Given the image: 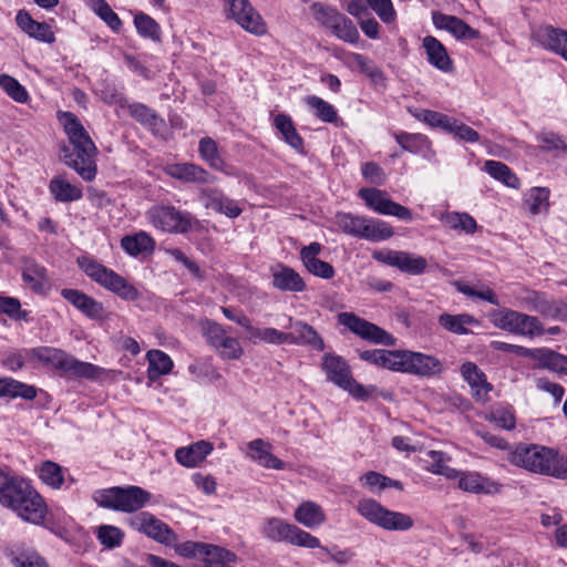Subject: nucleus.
<instances>
[{"label": "nucleus", "mask_w": 567, "mask_h": 567, "mask_svg": "<svg viewBox=\"0 0 567 567\" xmlns=\"http://www.w3.org/2000/svg\"><path fill=\"white\" fill-rule=\"evenodd\" d=\"M537 140L542 143L544 151H564L567 153V138L554 132H542Z\"/></svg>", "instance_id": "nucleus-61"}, {"label": "nucleus", "mask_w": 567, "mask_h": 567, "mask_svg": "<svg viewBox=\"0 0 567 567\" xmlns=\"http://www.w3.org/2000/svg\"><path fill=\"white\" fill-rule=\"evenodd\" d=\"M368 3L384 23L394 21L395 11L391 0H368Z\"/></svg>", "instance_id": "nucleus-64"}, {"label": "nucleus", "mask_w": 567, "mask_h": 567, "mask_svg": "<svg viewBox=\"0 0 567 567\" xmlns=\"http://www.w3.org/2000/svg\"><path fill=\"white\" fill-rule=\"evenodd\" d=\"M0 86L16 102L25 103L29 99L25 87L11 75L2 74L0 76Z\"/></svg>", "instance_id": "nucleus-58"}, {"label": "nucleus", "mask_w": 567, "mask_h": 567, "mask_svg": "<svg viewBox=\"0 0 567 567\" xmlns=\"http://www.w3.org/2000/svg\"><path fill=\"white\" fill-rule=\"evenodd\" d=\"M394 235L393 228L381 219L365 217V223L361 228L360 239L369 241H382Z\"/></svg>", "instance_id": "nucleus-38"}, {"label": "nucleus", "mask_w": 567, "mask_h": 567, "mask_svg": "<svg viewBox=\"0 0 567 567\" xmlns=\"http://www.w3.org/2000/svg\"><path fill=\"white\" fill-rule=\"evenodd\" d=\"M358 513L371 524L391 532H405L413 527V518L404 513L390 511L373 498H362Z\"/></svg>", "instance_id": "nucleus-5"}, {"label": "nucleus", "mask_w": 567, "mask_h": 567, "mask_svg": "<svg viewBox=\"0 0 567 567\" xmlns=\"http://www.w3.org/2000/svg\"><path fill=\"white\" fill-rule=\"evenodd\" d=\"M34 491L32 485L22 477L12 476L0 468V504L14 509L20 501Z\"/></svg>", "instance_id": "nucleus-14"}, {"label": "nucleus", "mask_w": 567, "mask_h": 567, "mask_svg": "<svg viewBox=\"0 0 567 567\" xmlns=\"http://www.w3.org/2000/svg\"><path fill=\"white\" fill-rule=\"evenodd\" d=\"M96 537L105 548L113 549L122 545L124 533L116 526L101 525L97 528Z\"/></svg>", "instance_id": "nucleus-56"}, {"label": "nucleus", "mask_w": 567, "mask_h": 567, "mask_svg": "<svg viewBox=\"0 0 567 567\" xmlns=\"http://www.w3.org/2000/svg\"><path fill=\"white\" fill-rule=\"evenodd\" d=\"M442 223L450 229L461 230L466 234L475 233L476 220L467 213H446L441 217Z\"/></svg>", "instance_id": "nucleus-46"}, {"label": "nucleus", "mask_w": 567, "mask_h": 567, "mask_svg": "<svg viewBox=\"0 0 567 567\" xmlns=\"http://www.w3.org/2000/svg\"><path fill=\"white\" fill-rule=\"evenodd\" d=\"M128 111L133 118L153 132H158L164 127V120L145 104L133 103L128 106Z\"/></svg>", "instance_id": "nucleus-39"}, {"label": "nucleus", "mask_w": 567, "mask_h": 567, "mask_svg": "<svg viewBox=\"0 0 567 567\" xmlns=\"http://www.w3.org/2000/svg\"><path fill=\"white\" fill-rule=\"evenodd\" d=\"M38 390L33 385L25 384L12 378H0V398L31 401L37 396Z\"/></svg>", "instance_id": "nucleus-33"}, {"label": "nucleus", "mask_w": 567, "mask_h": 567, "mask_svg": "<svg viewBox=\"0 0 567 567\" xmlns=\"http://www.w3.org/2000/svg\"><path fill=\"white\" fill-rule=\"evenodd\" d=\"M549 189L547 187H532L524 198V203L532 215L547 213L549 209Z\"/></svg>", "instance_id": "nucleus-44"}, {"label": "nucleus", "mask_w": 567, "mask_h": 567, "mask_svg": "<svg viewBox=\"0 0 567 567\" xmlns=\"http://www.w3.org/2000/svg\"><path fill=\"white\" fill-rule=\"evenodd\" d=\"M199 154L213 168L221 171L224 161L218 153L217 143L210 137H203L198 146Z\"/></svg>", "instance_id": "nucleus-54"}, {"label": "nucleus", "mask_w": 567, "mask_h": 567, "mask_svg": "<svg viewBox=\"0 0 567 567\" xmlns=\"http://www.w3.org/2000/svg\"><path fill=\"white\" fill-rule=\"evenodd\" d=\"M213 451V444L198 441L189 446L178 447L175 451L176 461L185 467H195Z\"/></svg>", "instance_id": "nucleus-29"}, {"label": "nucleus", "mask_w": 567, "mask_h": 567, "mask_svg": "<svg viewBox=\"0 0 567 567\" xmlns=\"http://www.w3.org/2000/svg\"><path fill=\"white\" fill-rule=\"evenodd\" d=\"M76 264L91 280L120 298L133 301L140 297L137 289L124 277L105 267L97 260L89 256H81L78 257Z\"/></svg>", "instance_id": "nucleus-2"}, {"label": "nucleus", "mask_w": 567, "mask_h": 567, "mask_svg": "<svg viewBox=\"0 0 567 567\" xmlns=\"http://www.w3.org/2000/svg\"><path fill=\"white\" fill-rule=\"evenodd\" d=\"M134 24L137 33L142 38H147L154 42L161 41V27L159 24L148 14L138 12L134 17Z\"/></svg>", "instance_id": "nucleus-50"}, {"label": "nucleus", "mask_w": 567, "mask_h": 567, "mask_svg": "<svg viewBox=\"0 0 567 567\" xmlns=\"http://www.w3.org/2000/svg\"><path fill=\"white\" fill-rule=\"evenodd\" d=\"M311 10L316 21L327 29H331L344 16L334 8L321 3H313Z\"/></svg>", "instance_id": "nucleus-55"}, {"label": "nucleus", "mask_w": 567, "mask_h": 567, "mask_svg": "<svg viewBox=\"0 0 567 567\" xmlns=\"http://www.w3.org/2000/svg\"><path fill=\"white\" fill-rule=\"evenodd\" d=\"M199 197L206 208H210L219 214H224L229 218H236L243 212V209L234 199L227 197L221 190L217 188H202Z\"/></svg>", "instance_id": "nucleus-20"}, {"label": "nucleus", "mask_w": 567, "mask_h": 567, "mask_svg": "<svg viewBox=\"0 0 567 567\" xmlns=\"http://www.w3.org/2000/svg\"><path fill=\"white\" fill-rule=\"evenodd\" d=\"M322 370L328 381L348 391L357 400L365 401L375 391V386L365 388L358 383L352 378L349 364L340 355L326 353L322 359Z\"/></svg>", "instance_id": "nucleus-6"}, {"label": "nucleus", "mask_w": 567, "mask_h": 567, "mask_svg": "<svg viewBox=\"0 0 567 567\" xmlns=\"http://www.w3.org/2000/svg\"><path fill=\"white\" fill-rule=\"evenodd\" d=\"M330 30L338 39L344 42L357 43L360 38L355 24L346 16H343L339 22L334 23Z\"/></svg>", "instance_id": "nucleus-57"}, {"label": "nucleus", "mask_w": 567, "mask_h": 567, "mask_svg": "<svg viewBox=\"0 0 567 567\" xmlns=\"http://www.w3.org/2000/svg\"><path fill=\"white\" fill-rule=\"evenodd\" d=\"M363 223H365V216H357L350 213H339L336 215L337 226L344 234L357 238H360Z\"/></svg>", "instance_id": "nucleus-53"}, {"label": "nucleus", "mask_w": 567, "mask_h": 567, "mask_svg": "<svg viewBox=\"0 0 567 567\" xmlns=\"http://www.w3.org/2000/svg\"><path fill=\"white\" fill-rule=\"evenodd\" d=\"M432 20L437 29H443L453 34L457 40H472L480 38V32L471 28L466 22L455 16H447L435 11Z\"/></svg>", "instance_id": "nucleus-23"}, {"label": "nucleus", "mask_w": 567, "mask_h": 567, "mask_svg": "<svg viewBox=\"0 0 567 567\" xmlns=\"http://www.w3.org/2000/svg\"><path fill=\"white\" fill-rule=\"evenodd\" d=\"M439 323L452 333L467 334L470 332L467 327L477 324L478 321L467 313L451 315L445 312L439 317Z\"/></svg>", "instance_id": "nucleus-41"}, {"label": "nucleus", "mask_w": 567, "mask_h": 567, "mask_svg": "<svg viewBox=\"0 0 567 567\" xmlns=\"http://www.w3.org/2000/svg\"><path fill=\"white\" fill-rule=\"evenodd\" d=\"M359 196L364 200L367 206L378 214L394 216L405 221L413 219L412 212L408 207L393 202L384 190L378 188H361Z\"/></svg>", "instance_id": "nucleus-12"}, {"label": "nucleus", "mask_w": 567, "mask_h": 567, "mask_svg": "<svg viewBox=\"0 0 567 567\" xmlns=\"http://www.w3.org/2000/svg\"><path fill=\"white\" fill-rule=\"evenodd\" d=\"M353 61L357 64V66L365 73L373 82H381L384 80V74L381 71L380 68H378L372 60L369 58L360 54L354 53L353 54Z\"/></svg>", "instance_id": "nucleus-59"}, {"label": "nucleus", "mask_w": 567, "mask_h": 567, "mask_svg": "<svg viewBox=\"0 0 567 567\" xmlns=\"http://www.w3.org/2000/svg\"><path fill=\"white\" fill-rule=\"evenodd\" d=\"M501 326L522 336L535 337L545 333V329L537 317L514 310H507L503 313Z\"/></svg>", "instance_id": "nucleus-17"}, {"label": "nucleus", "mask_w": 567, "mask_h": 567, "mask_svg": "<svg viewBox=\"0 0 567 567\" xmlns=\"http://www.w3.org/2000/svg\"><path fill=\"white\" fill-rule=\"evenodd\" d=\"M307 105L315 112V115L326 123H334L338 120V113L334 106L319 96L310 95L306 97Z\"/></svg>", "instance_id": "nucleus-51"}, {"label": "nucleus", "mask_w": 567, "mask_h": 567, "mask_svg": "<svg viewBox=\"0 0 567 567\" xmlns=\"http://www.w3.org/2000/svg\"><path fill=\"white\" fill-rule=\"evenodd\" d=\"M544 44L553 52L559 54L567 61V31L554 28L545 27L542 33Z\"/></svg>", "instance_id": "nucleus-43"}, {"label": "nucleus", "mask_w": 567, "mask_h": 567, "mask_svg": "<svg viewBox=\"0 0 567 567\" xmlns=\"http://www.w3.org/2000/svg\"><path fill=\"white\" fill-rule=\"evenodd\" d=\"M289 329L291 331L287 332L288 344L308 346L318 351L324 349L323 339L316 329L307 322L289 318Z\"/></svg>", "instance_id": "nucleus-19"}, {"label": "nucleus", "mask_w": 567, "mask_h": 567, "mask_svg": "<svg viewBox=\"0 0 567 567\" xmlns=\"http://www.w3.org/2000/svg\"><path fill=\"white\" fill-rule=\"evenodd\" d=\"M121 247L130 256L136 257L141 254H152L155 249V240L145 231L124 236L121 239Z\"/></svg>", "instance_id": "nucleus-32"}, {"label": "nucleus", "mask_w": 567, "mask_h": 567, "mask_svg": "<svg viewBox=\"0 0 567 567\" xmlns=\"http://www.w3.org/2000/svg\"><path fill=\"white\" fill-rule=\"evenodd\" d=\"M248 337L254 343L265 342L276 346L288 343L287 332L279 331L275 328L260 329L250 326Z\"/></svg>", "instance_id": "nucleus-47"}, {"label": "nucleus", "mask_w": 567, "mask_h": 567, "mask_svg": "<svg viewBox=\"0 0 567 567\" xmlns=\"http://www.w3.org/2000/svg\"><path fill=\"white\" fill-rule=\"evenodd\" d=\"M275 127L280 132L284 141L300 154L305 153L303 140L297 132L292 120L286 114H278L274 120Z\"/></svg>", "instance_id": "nucleus-35"}, {"label": "nucleus", "mask_w": 567, "mask_h": 567, "mask_svg": "<svg viewBox=\"0 0 567 567\" xmlns=\"http://www.w3.org/2000/svg\"><path fill=\"white\" fill-rule=\"evenodd\" d=\"M99 506L118 512L133 513L151 499V494L140 486L111 487L94 495Z\"/></svg>", "instance_id": "nucleus-4"}, {"label": "nucleus", "mask_w": 567, "mask_h": 567, "mask_svg": "<svg viewBox=\"0 0 567 567\" xmlns=\"http://www.w3.org/2000/svg\"><path fill=\"white\" fill-rule=\"evenodd\" d=\"M14 567H49L44 558L35 551H22L11 557Z\"/></svg>", "instance_id": "nucleus-62"}, {"label": "nucleus", "mask_w": 567, "mask_h": 567, "mask_svg": "<svg viewBox=\"0 0 567 567\" xmlns=\"http://www.w3.org/2000/svg\"><path fill=\"white\" fill-rule=\"evenodd\" d=\"M261 532L266 538L276 543L284 542L305 548L320 547L318 537L278 517L267 518Z\"/></svg>", "instance_id": "nucleus-7"}, {"label": "nucleus", "mask_w": 567, "mask_h": 567, "mask_svg": "<svg viewBox=\"0 0 567 567\" xmlns=\"http://www.w3.org/2000/svg\"><path fill=\"white\" fill-rule=\"evenodd\" d=\"M13 512L24 522L39 525L44 520L48 507L42 496L34 489L18 503Z\"/></svg>", "instance_id": "nucleus-21"}, {"label": "nucleus", "mask_w": 567, "mask_h": 567, "mask_svg": "<svg viewBox=\"0 0 567 567\" xmlns=\"http://www.w3.org/2000/svg\"><path fill=\"white\" fill-rule=\"evenodd\" d=\"M530 359L538 362L540 368L567 374V357L547 348L532 349Z\"/></svg>", "instance_id": "nucleus-31"}, {"label": "nucleus", "mask_w": 567, "mask_h": 567, "mask_svg": "<svg viewBox=\"0 0 567 567\" xmlns=\"http://www.w3.org/2000/svg\"><path fill=\"white\" fill-rule=\"evenodd\" d=\"M456 288L461 293H463L470 298H478V299L485 300L494 306H498V303H499L497 296L488 287L477 290L470 285L456 284Z\"/></svg>", "instance_id": "nucleus-60"}, {"label": "nucleus", "mask_w": 567, "mask_h": 567, "mask_svg": "<svg viewBox=\"0 0 567 567\" xmlns=\"http://www.w3.org/2000/svg\"><path fill=\"white\" fill-rule=\"evenodd\" d=\"M131 525L157 543L169 545L176 540V535L172 528L148 512H142L133 517Z\"/></svg>", "instance_id": "nucleus-16"}, {"label": "nucleus", "mask_w": 567, "mask_h": 567, "mask_svg": "<svg viewBox=\"0 0 567 567\" xmlns=\"http://www.w3.org/2000/svg\"><path fill=\"white\" fill-rule=\"evenodd\" d=\"M247 457L265 468L285 470L286 463L271 453L270 443L262 439H255L248 444Z\"/></svg>", "instance_id": "nucleus-24"}, {"label": "nucleus", "mask_w": 567, "mask_h": 567, "mask_svg": "<svg viewBox=\"0 0 567 567\" xmlns=\"http://www.w3.org/2000/svg\"><path fill=\"white\" fill-rule=\"evenodd\" d=\"M447 132L468 143H475L480 140V134L475 130L455 118H452Z\"/></svg>", "instance_id": "nucleus-63"}, {"label": "nucleus", "mask_w": 567, "mask_h": 567, "mask_svg": "<svg viewBox=\"0 0 567 567\" xmlns=\"http://www.w3.org/2000/svg\"><path fill=\"white\" fill-rule=\"evenodd\" d=\"M61 296L74 308L92 320H102L105 308L102 302L78 289L65 288Z\"/></svg>", "instance_id": "nucleus-18"}, {"label": "nucleus", "mask_w": 567, "mask_h": 567, "mask_svg": "<svg viewBox=\"0 0 567 567\" xmlns=\"http://www.w3.org/2000/svg\"><path fill=\"white\" fill-rule=\"evenodd\" d=\"M39 476L44 484L52 488H60L64 482L62 467L52 461H45L41 464Z\"/></svg>", "instance_id": "nucleus-52"}, {"label": "nucleus", "mask_w": 567, "mask_h": 567, "mask_svg": "<svg viewBox=\"0 0 567 567\" xmlns=\"http://www.w3.org/2000/svg\"><path fill=\"white\" fill-rule=\"evenodd\" d=\"M146 219L156 229L169 234H186L192 229L193 217L172 205H155L146 212Z\"/></svg>", "instance_id": "nucleus-9"}, {"label": "nucleus", "mask_w": 567, "mask_h": 567, "mask_svg": "<svg viewBox=\"0 0 567 567\" xmlns=\"http://www.w3.org/2000/svg\"><path fill=\"white\" fill-rule=\"evenodd\" d=\"M50 192L59 202H73L82 197V190L69 182L56 177L50 182Z\"/></svg>", "instance_id": "nucleus-49"}, {"label": "nucleus", "mask_w": 567, "mask_h": 567, "mask_svg": "<svg viewBox=\"0 0 567 567\" xmlns=\"http://www.w3.org/2000/svg\"><path fill=\"white\" fill-rule=\"evenodd\" d=\"M16 22L23 32L35 40L45 43H53L55 41L51 27L45 22L35 21L31 14L24 10L18 11Z\"/></svg>", "instance_id": "nucleus-27"}, {"label": "nucleus", "mask_w": 567, "mask_h": 567, "mask_svg": "<svg viewBox=\"0 0 567 567\" xmlns=\"http://www.w3.org/2000/svg\"><path fill=\"white\" fill-rule=\"evenodd\" d=\"M484 169L495 179L504 183L506 186L512 188L519 187L518 177L511 171V168L498 161H486Z\"/></svg>", "instance_id": "nucleus-45"}, {"label": "nucleus", "mask_w": 567, "mask_h": 567, "mask_svg": "<svg viewBox=\"0 0 567 567\" xmlns=\"http://www.w3.org/2000/svg\"><path fill=\"white\" fill-rule=\"evenodd\" d=\"M204 547L200 558L206 567H226L227 564L235 563L237 559L236 554L223 547L205 543Z\"/></svg>", "instance_id": "nucleus-40"}, {"label": "nucleus", "mask_w": 567, "mask_h": 567, "mask_svg": "<svg viewBox=\"0 0 567 567\" xmlns=\"http://www.w3.org/2000/svg\"><path fill=\"white\" fill-rule=\"evenodd\" d=\"M58 117L70 142V145H63L61 148L62 159L84 181H93L97 172L95 163L97 148L94 142L75 114L59 112Z\"/></svg>", "instance_id": "nucleus-1"}, {"label": "nucleus", "mask_w": 567, "mask_h": 567, "mask_svg": "<svg viewBox=\"0 0 567 567\" xmlns=\"http://www.w3.org/2000/svg\"><path fill=\"white\" fill-rule=\"evenodd\" d=\"M338 322L363 340L383 346H394L395 339L384 329L358 317L353 312H340Z\"/></svg>", "instance_id": "nucleus-10"}, {"label": "nucleus", "mask_w": 567, "mask_h": 567, "mask_svg": "<svg viewBox=\"0 0 567 567\" xmlns=\"http://www.w3.org/2000/svg\"><path fill=\"white\" fill-rule=\"evenodd\" d=\"M372 258L384 265L395 267L409 275H421L425 271L427 266V261L424 257L414 256L406 251L383 249L374 251Z\"/></svg>", "instance_id": "nucleus-13"}, {"label": "nucleus", "mask_w": 567, "mask_h": 567, "mask_svg": "<svg viewBox=\"0 0 567 567\" xmlns=\"http://www.w3.org/2000/svg\"><path fill=\"white\" fill-rule=\"evenodd\" d=\"M321 250L322 246L317 241L302 247L300 250L301 261L307 270L313 276L323 279H331L334 276V269L329 262L318 258Z\"/></svg>", "instance_id": "nucleus-22"}, {"label": "nucleus", "mask_w": 567, "mask_h": 567, "mask_svg": "<svg viewBox=\"0 0 567 567\" xmlns=\"http://www.w3.org/2000/svg\"><path fill=\"white\" fill-rule=\"evenodd\" d=\"M423 48L425 49L429 62L443 72L453 70V62L450 59L445 47L434 37L426 35L423 39Z\"/></svg>", "instance_id": "nucleus-30"}, {"label": "nucleus", "mask_w": 567, "mask_h": 567, "mask_svg": "<svg viewBox=\"0 0 567 567\" xmlns=\"http://www.w3.org/2000/svg\"><path fill=\"white\" fill-rule=\"evenodd\" d=\"M148 361L147 374L151 380L168 374L173 369V361L162 350H150L146 354Z\"/></svg>", "instance_id": "nucleus-42"}, {"label": "nucleus", "mask_w": 567, "mask_h": 567, "mask_svg": "<svg viewBox=\"0 0 567 567\" xmlns=\"http://www.w3.org/2000/svg\"><path fill=\"white\" fill-rule=\"evenodd\" d=\"M295 518L298 523L308 528H316L324 523L326 515L320 505L307 501L297 507Z\"/></svg>", "instance_id": "nucleus-34"}, {"label": "nucleus", "mask_w": 567, "mask_h": 567, "mask_svg": "<svg viewBox=\"0 0 567 567\" xmlns=\"http://www.w3.org/2000/svg\"><path fill=\"white\" fill-rule=\"evenodd\" d=\"M557 451L537 444L520 443L508 454L511 464L532 473L550 476Z\"/></svg>", "instance_id": "nucleus-3"}, {"label": "nucleus", "mask_w": 567, "mask_h": 567, "mask_svg": "<svg viewBox=\"0 0 567 567\" xmlns=\"http://www.w3.org/2000/svg\"><path fill=\"white\" fill-rule=\"evenodd\" d=\"M461 374L472 389L473 396L478 402L487 400L492 384L487 382L484 372L473 362H465L461 367Z\"/></svg>", "instance_id": "nucleus-25"}, {"label": "nucleus", "mask_w": 567, "mask_h": 567, "mask_svg": "<svg viewBox=\"0 0 567 567\" xmlns=\"http://www.w3.org/2000/svg\"><path fill=\"white\" fill-rule=\"evenodd\" d=\"M399 350L384 349L364 350L359 353L360 359L380 368L398 371Z\"/></svg>", "instance_id": "nucleus-37"}, {"label": "nucleus", "mask_w": 567, "mask_h": 567, "mask_svg": "<svg viewBox=\"0 0 567 567\" xmlns=\"http://www.w3.org/2000/svg\"><path fill=\"white\" fill-rule=\"evenodd\" d=\"M22 278L35 292L43 291L48 284L47 269L35 262H28L24 266Z\"/></svg>", "instance_id": "nucleus-48"}, {"label": "nucleus", "mask_w": 567, "mask_h": 567, "mask_svg": "<svg viewBox=\"0 0 567 567\" xmlns=\"http://www.w3.org/2000/svg\"><path fill=\"white\" fill-rule=\"evenodd\" d=\"M399 357L398 371L400 372L432 378L444 371L442 361L434 355L404 350L399 352Z\"/></svg>", "instance_id": "nucleus-11"}, {"label": "nucleus", "mask_w": 567, "mask_h": 567, "mask_svg": "<svg viewBox=\"0 0 567 567\" xmlns=\"http://www.w3.org/2000/svg\"><path fill=\"white\" fill-rule=\"evenodd\" d=\"M166 172L172 178L187 183L208 184L215 181V177L207 171L190 163L171 165Z\"/></svg>", "instance_id": "nucleus-28"}, {"label": "nucleus", "mask_w": 567, "mask_h": 567, "mask_svg": "<svg viewBox=\"0 0 567 567\" xmlns=\"http://www.w3.org/2000/svg\"><path fill=\"white\" fill-rule=\"evenodd\" d=\"M32 352L40 361L49 362L69 375L95 379L100 374L99 367L80 361L59 349L43 347L33 349Z\"/></svg>", "instance_id": "nucleus-8"}, {"label": "nucleus", "mask_w": 567, "mask_h": 567, "mask_svg": "<svg viewBox=\"0 0 567 567\" xmlns=\"http://www.w3.org/2000/svg\"><path fill=\"white\" fill-rule=\"evenodd\" d=\"M458 487L464 492L475 494H489L496 491V484L477 472L462 473L458 480Z\"/></svg>", "instance_id": "nucleus-36"}, {"label": "nucleus", "mask_w": 567, "mask_h": 567, "mask_svg": "<svg viewBox=\"0 0 567 567\" xmlns=\"http://www.w3.org/2000/svg\"><path fill=\"white\" fill-rule=\"evenodd\" d=\"M230 16L246 31L261 35L267 31L261 16L255 10L248 0H230L228 7Z\"/></svg>", "instance_id": "nucleus-15"}, {"label": "nucleus", "mask_w": 567, "mask_h": 567, "mask_svg": "<svg viewBox=\"0 0 567 567\" xmlns=\"http://www.w3.org/2000/svg\"><path fill=\"white\" fill-rule=\"evenodd\" d=\"M272 286L281 291L301 292L306 284L301 276L292 268L278 264L271 268Z\"/></svg>", "instance_id": "nucleus-26"}]
</instances>
